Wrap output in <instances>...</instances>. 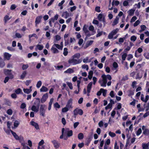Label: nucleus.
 Returning a JSON list of instances; mask_svg holds the SVG:
<instances>
[{
    "mask_svg": "<svg viewBox=\"0 0 149 149\" xmlns=\"http://www.w3.org/2000/svg\"><path fill=\"white\" fill-rule=\"evenodd\" d=\"M66 83L68 86V87H69V88L71 90L72 89L73 86L72 83L71 82H66Z\"/></svg>",
    "mask_w": 149,
    "mask_h": 149,
    "instance_id": "36",
    "label": "nucleus"
},
{
    "mask_svg": "<svg viewBox=\"0 0 149 149\" xmlns=\"http://www.w3.org/2000/svg\"><path fill=\"white\" fill-rule=\"evenodd\" d=\"M39 107L35 105H33L31 108V110L35 112H37L39 111Z\"/></svg>",
    "mask_w": 149,
    "mask_h": 149,
    "instance_id": "10",
    "label": "nucleus"
},
{
    "mask_svg": "<svg viewBox=\"0 0 149 149\" xmlns=\"http://www.w3.org/2000/svg\"><path fill=\"white\" fill-rule=\"evenodd\" d=\"M15 35L16 37L18 38H21L22 37L21 35L19 33H16Z\"/></svg>",
    "mask_w": 149,
    "mask_h": 149,
    "instance_id": "62",
    "label": "nucleus"
},
{
    "mask_svg": "<svg viewBox=\"0 0 149 149\" xmlns=\"http://www.w3.org/2000/svg\"><path fill=\"white\" fill-rule=\"evenodd\" d=\"M55 149L58 148L60 146V143L56 140H54L51 141Z\"/></svg>",
    "mask_w": 149,
    "mask_h": 149,
    "instance_id": "6",
    "label": "nucleus"
},
{
    "mask_svg": "<svg viewBox=\"0 0 149 149\" xmlns=\"http://www.w3.org/2000/svg\"><path fill=\"white\" fill-rule=\"evenodd\" d=\"M97 34L96 35V37H98L101 36L103 32L102 31H100L99 29H98L97 30Z\"/></svg>",
    "mask_w": 149,
    "mask_h": 149,
    "instance_id": "29",
    "label": "nucleus"
},
{
    "mask_svg": "<svg viewBox=\"0 0 149 149\" xmlns=\"http://www.w3.org/2000/svg\"><path fill=\"white\" fill-rule=\"evenodd\" d=\"M93 84V82H91L88 84L87 88V92L88 94H89L92 88V86Z\"/></svg>",
    "mask_w": 149,
    "mask_h": 149,
    "instance_id": "9",
    "label": "nucleus"
},
{
    "mask_svg": "<svg viewBox=\"0 0 149 149\" xmlns=\"http://www.w3.org/2000/svg\"><path fill=\"white\" fill-rule=\"evenodd\" d=\"M29 67L28 64H24L22 67V69L23 70L26 69Z\"/></svg>",
    "mask_w": 149,
    "mask_h": 149,
    "instance_id": "42",
    "label": "nucleus"
},
{
    "mask_svg": "<svg viewBox=\"0 0 149 149\" xmlns=\"http://www.w3.org/2000/svg\"><path fill=\"white\" fill-rule=\"evenodd\" d=\"M23 90L24 93L27 94H29L31 92V90L28 88H24Z\"/></svg>",
    "mask_w": 149,
    "mask_h": 149,
    "instance_id": "35",
    "label": "nucleus"
},
{
    "mask_svg": "<svg viewBox=\"0 0 149 149\" xmlns=\"http://www.w3.org/2000/svg\"><path fill=\"white\" fill-rule=\"evenodd\" d=\"M109 134L110 136L112 137L115 136L116 135L115 133L111 132H109Z\"/></svg>",
    "mask_w": 149,
    "mask_h": 149,
    "instance_id": "44",
    "label": "nucleus"
},
{
    "mask_svg": "<svg viewBox=\"0 0 149 149\" xmlns=\"http://www.w3.org/2000/svg\"><path fill=\"white\" fill-rule=\"evenodd\" d=\"M119 18L117 16H116V18L114 20L112 25L114 26L117 24L118 23V21L119 20Z\"/></svg>",
    "mask_w": 149,
    "mask_h": 149,
    "instance_id": "18",
    "label": "nucleus"
},
{
    "mask_svg": "<svg viewBox=\"0 0 149 149\" xmlns=\"http://www.w3.org/2000/svg\"><path fill=\"white\" fill-rule=\"evenodd\" d=\"M22 145L23 146L22 149H30V148L25 143H22Z\"/></svg>",
    "mask_w": 149,
    "mask_h": 149,
    "instance_id": "37",
    "label": "nucleus"
},
{
    "mask_svg": "<svg viewBox=\"0 0 149 149\" xmlns=\"http://www.w3.org/2000/svg\"><path fill=\"white\" fill-rule=\"evenodd\" d=\"M55 67L56 69H57V70H59L63 68V66L62 65H60V66L58 65L57 66Z\"/></svg>",
    "mask_w": 149,
    "mask_h": 149,
    "instance_id": "60",
    "label": "nucleus"
},
{
    "mask_svg": "<svg viewBox=\"0 0 149 149\" xmlns=\"http://www.w3.org/2000/svg\"><path fill=\"white\" fill-rule=\"evenodd\" d=\"M81 61V60L80 59L77 60L73 58H72L69 60L68 62L69 64L74 65L80 63Z\"/></svg>",
    "mask_w": 149,
    "mask_h": 149,
    "instance_id": "1",
    "label": "nucleus"
},
{
    "mask_svg": "<svg viewBox=\"0 0 149 149\" xmlns=\"http://www.w3.org/2000/svg\"><path fill=\"white\" fill-rule=\"evenodd\" d=\"M5 65V63L3 60L0 61V68H3Z\"/></svg>",
    "mask_w": 149,
    "mask_h": 149,
    "instance_id": "24",
    "label": "nucleus"
},
{
    "mask_svg": "<svg viewBox=\"0 0 149 149\" xmlns=\"http://www.w3.org/2000/svg\"><path fill=\"white\" fill-rule=\"evenodd\" d=\"M143 134L146 136L149 135V130L146 129L143 131Z\"/></svg>",
    "mask_w": 149,
    "mask_h": 149,
    "instance_id": "25",
    "label": "nucleus"
},
{
    "mask_svg": "<svg viewBox=\"0 0 149 149\" xmlns=\"http://www.w3.org/2000/svg\"><path fill=\"white\" fill-rule=\"evenodd\" d=\"M142 77V74H140V73H138L136 75V79H140Z\"/></svg>",
    "mask_w": 149,
    "mask_h": 149,
    "instance_id": "32",
    "label": "nucleus"
},
{
    "mask_svg": "<svg viewBox=\"0 0 149 149\" xmlns=\"http://www.w3.org/2000/svg\"><path fill=\"white\" fill-rule=\"evenodd\" d=\"M112 106V105L111 103H109L105 107V109L107 110L110 108H111Z\"/></svg>",
    "mask_w": 149,
    "mask_h": 149,
    "instance_id": "43",
    "label": "nucleus"
},
{
    "mask_svg": "<svg viewBox=\"0 0 149 149\" xmlns=\"http://www.w3.org/2000/svg\"><path fill=\"white\" fill-rule=\"evenodd\" d=\"M142 130L141 128L139 129L137 132L136 134L137 136L139 135L141 133Z\"/></svg>",
    "mask_w": 149,
    "mask_h": 149,
    "instance_id": "49",
    "label": "nucleus"
},
{
    "mask_svg": "<svg viewBox=\"0 0 149 149\" xmlns=\"http://www.w3.org/2000/svg\"><path fill=\"white\" fill-rule=\"evenodd\" d=\"M26 104L24 103H23L21 104L20 107L22 109H24L26 107Z\"/></svg>",
    "mask_w": 149,
    "mask_h": 149,
    "instance_id": "52",
    "label": "nucleus"
},
{
    "mask_svg": "<svg viewBox=\"0 0 149 149\" xmlns=\"http://www.w3.org/2000/svg\"><path fill=\"white\" fill-rule=\"evenodd\" d=\"M67 134L68 137H70L72 136L73 132L72 130L68 131L66 132Z\"/></svg>",
    "mask_w": 149,
    "mask_h": 149,
    "instance_id": "23",
    "label": "nucleus"
},
{
    "mask_svg": "<svg viewBox=\"0 0 149 149\" xmlns=\"http://www.w3.org/2000/svg\"><path fill=\"white\" fill-rule=\"evenodd\" d=\"M65 73H71L74 72V70L71 68H69L67 69L64 72Z\"/></svg>",
    "mask_w": 149,
    "mask_h": 149,
    "instance_id": "22",
    "label": "nucleus"
},
{
    "mask_svg": "<svg viewBox=\"0 0 149 149\" xmlns=\"http://www.w3.org/2000/svg\"><path fill=\"white\" fill-rule=\"evenodd\" d=\"M42 18V16H39L36 17L35 22L36 26L37 24L40 22L41 19Z\"/></svg>",
    "mask_w": 149,
    "mask_h": 149,
    "instance_id": "11",
    "label": "nucleus"
},
{
    "mask_svg": "<svg viewBox=\"0 0 149 149\" xmlns=\"http://www.w3.org/2000/svg\"><path fill=\"white\" fill-rule=\"evenodd\" d=\"M54 47H56L57 48L59 49L62 50L63 49V46H61L59 45L56 44H54L53 45Z\"/></svg>",
    "mask_w": 149,
    "mask_h": 149,
    "instance_id": "21",
    "label": "nucleus"
},
{
    "mask_svg": "<svg viewBox=\"0 0 149 149\" xmlns=\"http://www.w3.org/2000/svg\"><path fill=\"white\" fill-rule=\"evenodd\" d=\"M144 108L146 109V111H148L149 110V103L148 102L147 103L146 106Z\"/></svg>",
    "mask_w": 149,
    "mask_h": 149,
    "instance_id": "63",
    "label": "nucleus"
},
{
    "mask_svg": "<svg viewBox=\"0 0 149 149\" xmlns=\"http://www.w3.org/2000/svg\"><path fill=\"white\" fill-rule=\"evenodd\" d=\"M42 84V83L41 81H38L36 84L37 87L38 88H39L41 86Z\"/></svg>",
    "mask_w": 149,
    "mask_h": 149,
    "instance_id": "40",
    "label": "nucleus"
},
{
    "mask_svg": "<svg viewBox=\"0 0 149 149\" xmlns=\"http://www.w3.org/2000/svg\"><path fill=\"white\" fill-rule=\"evenodd\" d=\"M19 124V122L17 120H15L14 124V125L15 127H17Z\"/></svg>",
    "mask_w": 149,
    "mask_h": 149,
    "instance_id": "46",
    "label": "nucleus"
},
{
    "mask_svg": "<svg viewBox=\"0 0 149 149\" xmlns=\"http://www.w3.org/2000/svg\"><path fill=\"white\" fill-rule=\"evenodd\" d=\"M48 95L47 93L44 94L40 100V102L42 103H44L48 98Z\"/></svg>",
    "mask_w": 149,
    "mask_h": 149,
    "instance_id": "5",
    "label": "nucleus"
},
{
    "mask_svg": "<svg viewBox=\"0 0 149 149\" xmlns=\"http://www.w3.org/2000/svg\"><path fill=\"white\" fill-rule=\"evenodd\" d=\"M137 19V17L136 16H133L131 19L130 22H134Z\"/></svg>",
    "mask_w": 149,
    "mask_h": 149,
    "instance_id": "53",
    "label": "nucleus"
},
{
    "mask_svg": "<svg viewBox=\"0 0 149 149\" xmlns=\"http://www.w3.org/2000/svg\"><path fill=\"white\" fill-rule=\"evenodd\" d=\"M33 37H34L36 38H38L37 35L35 33L33 34H30L29 35V38H31Z\"/></svg>",
    "mask_w": 149,
    "mask_h": 149,
    "instance_id": "45",
    "label": "nucleus"
},
{
    "mask_svg": "<svg viewBox=\"0 0 149 149\" xmlns=\"http://www.w3.org/2000/svg\"><path fill=\"white\" fill-rule=\"evenodd\" d=\"M48 88L44 86H42L40 89V92H46L48 91Z\"/></svg>",
    "mask_w": 149,
    "mask_h": 149,
    "instance_id": "16",
    "label": "nucleus"
},
{
    "mask_svg": "<svg viewBox=\"0 0 149 149\" xmlns=\"http://www.w3.org/2000/svg\"><path fill=\"white\" fill-rule=\"evenodd\" d=\"M5 104L8 106H10L11 103L10 102L9 100L6 99L5 100Z\"/></svg>",
    "mask_w": 149,
    "mask_h": 149,
    "instance_id": "59",
    "label": "nucleus"
},
{
    "mask_svg": "<svg viewBox=\"0 0 149 149\" xmlns=\"http://www.w3.org/2000/svg\"><path fill=\"white\" fill-rule=\"evenodd\" d=\"M84 137L83 134L82 133H80L79 134L78 136V137L79 139H82Z\"/></svg>",
    "mask_w": 149,
    "mask_h": 149,
    "instance_id": "31",
    "label": "nucleus"
},
{
    "mask_svg": "<svg viewBox=\"0 0 149 149\" xmlns=\"http://www.w3.org/2000/svg\"><path fill=\"white\" fill-rule=\"evenodd\" d=\"M10 131L15 139L16 140H19V136L17 135L15 132H14L11 130H10Z\"/></svg>",
    "mask_w": 149,
    "mask_h": 149,
    "instance_id": "14",
    "label": "nucleus"
},
{
    "mask_svg": "<svg viewBox=\"0 0 149 149\" xmlns=\"http://www.w3.org/2000/svg\"><path fill=\"white\" fill-rule=\"evenodd\" d=\"M36 100L35 101L34 103V104L36 106H39V105L40 100L38 98H36Z\"/></svg>",
    "mask_w": 149,
    "mask_h": 149,
    "instance_id": "15",
    "label": "nucleus"
},
{
    "mask_svg": "<svg viewBox=\"0 0 149 149\" xmlns=\"http://www.w3.org/2000/svg\"><path fill=\"white\" fill-rule=\"evenodd\" d=\"M142 148L143 149H149V146L146 144L143 143L142 144Z\"/></svg>",
    "mask_w": 149,
    "mask_h": 149,
    "instance_id": "30",
    "label": "nucleus"
},
{
    "mask_svg": "<svg viewBox=\"0 0 149 149\" xmlns=\"http://www.w3.org/2000/svg\"><path fill=\"white\" fill-rule=\"evenodd\" d=\"M4 74L6 75H9L11 74V70H9L8 69H5L4 70Z\"/></svg>",
    "mask_w": 149,
    "mask_h": 149,
    "instance_id": "13",
    "label": "nucleus"
},
{
    "mask_svg": "<svg viewBox=\"0 0 149 149\" xmlns=\"http://www.w3.org/2000/svg\"><path fill=\"white\" fill-rule=\"evenodd\" d=\"M73 113L74 115L75 116V117L78 114H79L80 116L82 115L83 112L81 109L77 108L74 110Z\"/></svg>",
    "mask_w": 149,
    "mask_h": 149,
    "instance_id": "3",
    "label": "nucleus"
},
{
    "mask_svg": "<svg viewBox=\"0 0 149 149\" xmlns=\"http://www.w3.org/2000/svg\"><path fill=\"white\" fill-rule=\"evenodd\" d=\"M136 37L134 36H132L130 38V40L132 41H135L136 39Z\"/></svg>",
    "mask_w": 149,
    "mask_h": 149,
    "instance_id": "54",
    "label": "nucleus"
},
{
    "mask_svg": "<svg viewBox=\"0 0 149 149\" xmlns=\"http://www.w3.org/2000/svg\"><path fill=\"white\" fill-rule=\"evenodd\" d=\"M30 124L34 127L36 130H38L39 129V125L37 123L34 122V121H31L30 123Z\"/></svg>",
    "mask_w": 149,
    "mask_h": 149,
    "instance_id": "7",
    "label": "nucleus"
},
{
    "mask_svg": "<svg viewBox=\"0 0 149 149\" xmlns=\"http://www.w3.org/2000/svg\"><path fill=\"white\" fill-rule=\"evenodd\" d=\"M119 29L118 28L115 30H113L110 33L108 36V38L109 39L112 38L114 35H115L118 32Z\"/></svg>",
    "mask_w": 149,
    "mask_h": 149,
    "instance_id": "4",
    "label": "nucleus"
},
{
    "mask_svg": "<svg viewBox=\"0 0 149 149\" xmlns=\"http://www.w3.org/2000/svg\"><path fill=\"white\" fill-rule=\"evenodd\" d=\"M140 23V22L139 20H137L134 24V26L135 27L138 25Z\"/></svg>",
    "mask_w": 149,
    "mask_h": 149,
    "instance_id": "58",
    "label": "nucleus"
},
{
    "mask_svg": "<svg viewBox=\"0 0 149 149\" xmlns=\"http://www.w3.org/2000/svg\"><path fill=\"white\" fill-rule=\"evenodd\" d=\"M13 113V111L10 109H8L7 111V113L9 115H11Z\"/></svg>",
    "mask_w": 149,
    "mask_h": 149,
    "instance_id": "47",
    "label": "nucleus"
},
{
    "mask_svg": "<svg viewBox=\"0 0 149 149\" xmlns=\"http://www.w3.org/2000/svg\"><path fill=\"white\" fill-rule=\"evenodd\" d=\"M83 30L85 34L88 33L89 32V31L88 30L87 28L86 25H84V26L83 27Z\"/></svg>",
    "mask_w": 149,
    "mask_h": 149,
    "instance_id": "34",
    "label": "nucleus"
},
{
    "mask_svg": "<svg viewBox=\"0 0 149 149\" xmlns=\"http://www.w3.org/2000/svg\"><path fill=\"white\" fill-rule=\"evenodd\" d=\"M98 19L100 21H102V15L101 14H99L98 15Z\"/></svg>",
    "mask_w": 149,
    "mask_h": 149,
    "instance_id": "48",
    "label": "nucleus"
},
{
    "mask_svg": "<svg viewBox=\"0 0 149 149\" xmlns=\"http://www.w3.org/2000/svg\"><path fill=\"white\" fill-rule=\"evenodd\" d=\"M93 40H90L88 41L86 45V47H88L89 45H91L93 43Z\"/></svg>",
    "mask_w": 149,
    "mask_h": 149,
    "instance_id": "38",
    "label": "nucleus"
},
{
    "mask_svg": "<svg viewBox=\"0 0 149 149\" xmlns=\"http://www.w3.org/2000/svg\"><path fill=\"white\" fill-rule=\"evenodd\" d=\"M46 107V105L45 104H41L40 106L39 113L40 115L43 116H45V114L46 111V109L45 108Z\"/></svg>",
    "mask_w": 149,
    "mask_h": 149,
    "instance_id": "2",
    "label": "nucleus"
},
{
    "mask_svg": "<svg viewBox=\"0 0 149 149\" xmlns=\"http://www.w3.org/2000/svg\"><path fill=\"white\" fill-rule=\"evenodd\" d=\"M54 106L55 107L57 108H59L60 107V105L57 102H56L55 104H54Z\"/></svg>",
    "mask_w": 149,
    "mask_h": 149,
    "instance_id": "56",
    "label": "nucleus"
},
{
    "mask_svg": "<svg viewBox=\"0 0 149 149\" xmlns=\"http://www.w3.org/2000/svg\"><path fill=\"white\" fill-rule=\"evenodd\" d=\"M51 50L54 54L58 53H59L58 50L54 46V45L52 46L51 48Z\"/></svg>",
    "mask_w": 149,
    "mask_h": 149,
    "instance_id": "12",
    "label": "nucleus"
},
{
    "mask_svg": "<svg viewBox=\"0 0 149 149\" xmlns=\"http://www.w3.org/2000/svg\"><path fill=\"white\" fill-rule=\"evenodd\" d=\"M82 68L83 69H86V70L88 71V66L87 65H84L82 66Z\"/></svg>",
    "mask_w": 149,
    "mask_h": 149,
    "instance_id": "50",
    "label": "nucleus"
},
{
    "mask_svg": "<svg viewBox=\"0 0 149 149\" xmlns=\"http://www.w3.org/2000/svg\"><path fill=\"white\" fill-rule=\"evenodd\" d=\"M102 77L103 79V81L107 83V81L106 78V75L105 74H103L102 75Z\"/></svg>",
    "mask_w": 149,
    "mask_h": 149,
    "instance_id": "33",
    "label": "nucleus"
},
{
    "mask_svg": "<svg viewBox=\"0 0 149 149\" xmlns=\"http://www.w3.org/2000/svg\"><path fill=\"white\" fill-rule=\"evenodd\" d=\"M93 74V72L92 70H90L88 72V78L89 79H91L92 78Z\"/></svg>",
    "mask_w": 149,
    "mask_h": 149,
    "instance_id": "17",
    "label": "nucleus"
},
{
    "mask_svg": "<svg viewBox=\"0 0 149 149\" xmlns=\"http://www.w3.org/2000/svg\"><path fill=\"white\" fill-rule=\"evenodd\" d=\"M100 91H102V93L104 97H105L107 93V90L104 89L103 88H101Z\"/></svg>",
    "mask_w": 149,
    "mask_h": 149,
    "instance_id": "20",
    "label": "nucleus"
},
{
    "mask_svg": "<svg viewBox=\"0 0 149 149\" xmlns=\"http://www.w3.org/2000/svg\"><path fill=\"white\" fill-rule=\"evenodd\" d=\"M21 91V90L20 88H18L15 91V93L17 94H19Z\"/></svg>",
    "mask_w": 149,
    "mask_h": 149,
    "instance_id": "51",
    "label": "nucleus"
},
{
    "mask_svg": "<svg viewBox=\"0 0 149 149\" xmlns=\"http://www.w3.org/2000/svg\"><path fill=\"white\" fill-rule=\"evenodd\" d=\"M11 18L9 17V16L8 15H6L4 17V20L5 23H6Z\"/></svg>",
    "mask_w": 149,
    "mask_h": 149,
    "instance_id": "26",
    "label": "nucleus"
},
{
    "mask_svg": "<svg viewBox=\"0 0 149 149\" xmlns=\"http://www.w3.org/2000/svg\"><path fill=\"white\" fill-rule=\"evenodd\" d=\"M27 74V72L26 71H24L22 73V74L20 76V79H23L25 77L26 74Z\"/></svg>",
    "mask_w": 149,
    "mask_h": 149,
    "instance_id": "19",
    "label": "nucleus"
},
{
    "mask_svg": "<svg viewBox=\"0 0 149 149\" xmlns=\"http://www.w3.org/2000/svg\"><path fill=\"white\" fill-rule=\"evenodd\" d=\"M127 56V54L126 53H124L122 56V58L123 61H124Z\"/></svg>",
    "mask_w": 149,
    "mask_h": 149,
    "instance_id": "41",
    "label": "nucleus"
},
{
    "mask_svg": "<svg viewBox=\"0 0 149 149\" xmlns=\"http://www.w3.org/2000/svg\"><path fill=\"white\" fill-rule=\"evenodd\" d=\"M113 68H116L118 66V64L116 62H114L113 63Z\"/></svg>",
    "mask_w": 149,
    "mask_h": 149,
    "instance_id": "57",
    "label": "nucleus"
},
{
    "mask_svg": "<svg viewBox=\"0 0 149 149\" xmlns=\"http://www.w3.org/2000/svg\"><path fill=\"white\" fill-rule=\"evenodd\" d=\"M12 55L7 52H5L4 54V57L7 60H9L10 59V57Z\"/></svg>",
    "mask_w": 149,
    "mask_h": 149,
    "instance_id": "8",
    "label": "nucleus"
},
{
    "mask_svg": "<svg viewBox=\"0 0 149 149\" xmlns=\"http://www.w3.org/2000/svg\"><path fill=\"white\" fill-rule=\"evenodd\" d=\"M83 42V40L82 38L79 39L78 42V44L79 46H81Z\"/></svg>",
    "mask_w": 149,
    "mask_h": 149,
    "instance_id": "55",
    "label": "nucleus"
},
{
    "mask_svg": "<svg viewBox=\"0 0 149 149\" xmlns=\"http://www.w3.org/2000/svg\"><path fill=\"white\" fill-rule=\"evenodd\" d=\"M134 10L132 9L130 10L129 12V15L130 16H132L134 13Z\"/></svg>",
    "mask_w": 149,
    "mask_h": 149,
    "instance_id": "39",
    "label": "nucleus"
},
{
    "mask_svg": "<svg viewBox=\"0 0 149 149\" xmlns=\"http://www.w3.org/2000/svg\"><path fill=\"white\" fill-rule=\"evenodd\" d=\"M80 57V54L79 53H76L73 55L72 56V58H77L78 59Z\"/></svg>",
    "mask_w": 149,
    "mask_h": 149,
    "instance_id": "27",
    "label": "nucleus"
},
{
    "mask_svg": "<svg viewBox=\"0 0 149 149\" xmlns=\"http://www.w3.org/2000/svg\"><path fill=\"white\" fill-rule=\"evenodd\" d=\"M68 110L69 109L68 108H66V107H65L62 109V111L63 112H67Z\"/></svg>",
    "mask_w": 149,
    "mask_h": 149,
    "instance_id": "61",
    "label": "nucleus"
},
{
    "mask_svg": "<svg viewBox=\"0 0 149 149\" xmlns=\"http://www.w3.org/2000/svg\"><path fill=\"white\" fill-rule=\"evenodd\" d=\"M143 55L146 59H149V54L148 53H144Z\"/></svg>",
    "mask_w": 149,
    "mask_h": 149,
    "instance_id": "64",
    "label": "nucleus"
},
{
    "mask_svg": "<svg viewBox=\"0 0 149 149\" xmlns=\"http://www.w3.org/2000/svg\"><path fill=\"white\" fill-rule=\"evenodd\" d=\"M36 47L40 50H41L43 49L44 47L43 45L38 44L36 46Z\"/></svg>",
    "mask_w": 149,
    "mask_h": 149,
    "instance_id": "28",
    "label": "nucleus"
}]
</instances>
